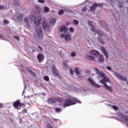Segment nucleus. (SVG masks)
Masks as SVG:
<instances>
[{
	"label": "nucleus",
	"mask_w": 128,
	"mask_h": 128,
	"mask_svg": "<svg viewBox=\"0 0 128 128\" xmlns=\"http://www.w3.org/2000/svg\"><path fill=\"white\" fill-rule=\"evenodd\" d=\"M0 40H5L4 37L2 36V35H0Z\"/></svg>",
	"instance_id": "nucleus-42"
},
{
	"label": "nucleus",
	"mask_w": 128,
	"mask_h": 128,
	"mask_svg": "<svg viewBox=\"0 0 128 128\" xmlns=\"http://www.w3.org/2000/svg\"><path fill=\"white\" fill-rule=\"evenodd\" d=\"M102 4H98V3H94L92 5V6L90 8V12H94L97 6H101Z\"/></svg>",
	"instance_id": "nucleus-11"
},
{
	"label": "nucleus",
	"mask_w": 128,
	"mask_h": 128,
	"mask_svg": "<svg viewBox=\"0 0 128 128\" xmlns=\"http://www.w3.org/2000/svg\"><path fill=\"white\" fill-rule=\"evenodd\" d=\"M2 104H0V108H2Z\"/></svg>",
	"instance_id": "nucleus-49"
},
{
	"label": "nucleus",
	"mask_w": 128,
	"mask_h": 128,
	"mask_svg": "<svg viewBox=\"0 0 128 128\" xmlns=\"http://www.w3.org/2000/svg\"><path fill=\"white\" fill-rule=\"evenodd\" d=\"M46 128H52V125H50V124H48L46 126Z\"/></svg>",
	"instance_id": "nucleus-32"
},
{
	"label": "nucleus",
	"mask_w": 128,
	"mask_h": 128,
	"mask_svg": "<svg viewBox=\"0 0 128 128\" xmlns=\"http://www.w3.org/2000/svg\"><path fill=\"white\" fill-rule=\"evenodd\" d=\"M4 24H8L9 22H8V20H4Z\"/></svg>",
	"instance_id": "nucleus-38"
},
{
	"label": "nucleus",
	"mask_w": 128,
	"mask_h": 128,
	"mask_svg": "<svg viewBox=\"0 0 128 128\" xmlns=\"http://www.w3.org/2000/svg\"><path fill=\"white\" fill-rule=\"evenodd\" d=\"M38 2L40 4H44V0H38Z\"/></svg>",
	"instance_id": "nucleus-34"
},
{
	"label": "nucleus",
	"mask_w": 128,
	"mask_h": 128,
	"mask_svg": "<svg viewBox=\"0 0 128 128\" xmlns=\"http://www.w3.org/2000/svg\"><path fill=\"white\" fill-rule=\"evenodd\" d=\"M24 18V15L22 14H19V17L18 18V20H22Z\"/></svg>",
	"instance_id": "nucleus-29"
},
{
	"label": "nucleus",
	"mask_w": 128,
	"mask_h": 128,
	"mask_svg": "<svg viewBox=\"0 0 128 128\" xmlns=\"http://www.w3.org/2000/svg\"><path fill=\"white\" fill-rule=\"evenodd\" d=\"M52 12H54V11H52Z\"/></svg>",
	"instance_id": "nucleus-55"
},
{
	"label": "nucleus",
	"mask_w": 128,
	"mask_h": 128,
	"mask_svg": "<svg viewBox=\"0 0 128 128\" xmlns=\"http://www.w3.org/2000/svg\"><path fill=\"white\" fill-rule=\"evenodd\" d=\"M56 18H52L50 20V22L52 24H56Z\"/></svg>",
	"instance_id": "nucleus-18"
},
{
	"label": "nucleus",
	"mask_w": 128,
	"mask_h": 128,
	"mask_svg": "<svg viewBox=\"0 0 128 128\" xmlns=\"http://www.w3.org/2000/svg\"><path fill=\"white\" fill-rule=\"evenodd\" d=\"M38 48L39 50H40V52H42V47H40V46H38Z\"/></svg>",
	"instance_id": "nucleus-43"
},
{
	"label": "nucleus",
	"mask_w": 128,
	"mask_h": 128,
	"mask_svg": "<svg viewBox=\"0 0 128 128\" xmlns=\"http://www.w3.org/2000/svg\"><path fill=\"white\" fill-rule=\"evenodd\" d=\"M86 7L84 6V8H82V11L86 12Z\"/></svg>",
	"instance_id": "nucleus-41"
},
{
	"label": "nucleus",
	"mask_w": 128,
	"mask_h": 128,
	"mask_svg": "<svg viewBox=\"0 0 128 128\" xmlns=\"http://www.w3.org/2000/svg\"><path fill=\"white\" fill-rule=\"evenodd\" d=\"M112 108L114 110H118V106H112Z\"/></svg>",
	"instance_id": "nucleus-31"
},
{
	"label": "nucleus",
	"mask_w": 128,
	"mask_h": 128,
	"mask_svg": "<svg viewBox=\"0 0 128 128\" xmlns=\"http://www.w3.org/2000/svg\"><path fill=\"white\" fill-rule=\"evenodd\" d=\"M74 89L76 90H78V88H75Z\"/></svg>",
	"instance_id": "nucleus-53"
},
{
	"label": "nucleus",
	"mask_w": 128,
	"mask_h": 128,
	"mask_svg": "<svg viewBox=\"0 0 128 128\" xmlns=\"http://www.w3.org/2000/svg\"><path fill=\"white\" fill-rule=\"evenodd\" d=\"M56 112H62V109L60 108H56Z\"/></svg>",
	"instance_id": "nucleus-30"
},
{
	"label": "nucleus",
	"mask_w": 128,
	"mask_h": 128,
	"mask_svg": "<svg viewBox=\"0 0 128 128\" xmlns=\"http://www.w3.org/2000/svg\"><path fill=\"white\" fill-rule=\"evenodd\" d=\"M88 80L90 84L93 86H94V88H100V85L96 83V82H94V80L91 78H88Z\"/></svg>",
	"instance_id": "nucleus-7"
},
{
	"label": "nucleus",
	"mask_w": 128,
	"mask_h": 128,
	"mask_svg": "<svg viewBox=\"0 0 128 128\" xmlns=\"http://www.w3.org/2000/svg\"><path fill=\"white\" fill-rule=\"evenodd\" d=\"M100 50L102 52V54H104V56H106V58H108V51H106V50L104 47L102 46L100 48Z\"/></svg>",
	"instance_id": "nucleus-10"
},
{
	"label": "nucleus",
	"mask_w": 128,
	"mask_h": 128,
	"mask_svg": "<svg viewBox=\"0 0 128 128\" xmlns=\"http://www.w3.org/2000/svg\"><path fill=\"white\" fill-rule=\"evenodd\" d=\"M88 26L90 28L92 32H96V34H98V36H105L108 37L106 35L104 34V32H102V31H101L100 30H96V27H94V24H92V22L88 20Z\"/></svg>",
	"instance_id": "nucleus-5"
},
{
	"label": "nucleus",
	"mask_w": 128,
	"mask_h": 128,
	"mask_svg": "<svg viewBox=\"0 0 128 128\" xmlns=\"http://www.w3.org/2000/svg\"><path fill=\"white\" fill-rule=\"evenodd\" d=\"M98 40L99 42H101V44H104V40H102L100 37H98Z\"/></svg>",
	"instance_id": "nucleus-22"
},
{
	"label": "nucleus",
	"mask_w": 128,
	"mask_h": 128,
	"mask_svg": "<svg viewBox=\"0 0 128 128\" xmlns=\"http://www.w3.org/2000/svg\"><path fill=\"white\" fill-rule=\"evenodd\" d=\"M70 56L72 58H74L76 56V52H71Z\"/></svg>",
	"instance_id": "nucleus-28"
},
{
	"label": "nucleus",
	"mask_w": 128,
	"mask_h": 128,
	"mask_svg": "<svg viewBox=\"0 0 128 128\" xmlns=\"http://www.w3.org/2000/svg\"><path fill=\"white\" fill-rule=\"evenodd\" d=\"M14 4L16 6H20V2H18L16 0L14 1Z\"/></svg>",
	"instance_id": "nucleus-23"
},
{
	"label": "nucleus",
	"mask_w": 128,
	"mask_h": 128,
	"mask_svg": "<svg viewBox=\"0 0 128 128\" xmlns=\"http://www.w3.org/2000/svg\"><path fill=\"white\" fill-rule=\"evenodd\" d=\"M48 102L50 104H54L56 102V100L50 98L48 100Z\"/></svg>",
	"instance_id": "nucleus-20"
},
{
	"label": "nucleus",
	"mask_w": 128,
	"mask_h": 128,
	"mask_svg": "<svg viewBox=\"0 0 128 128\" xmlns=\"http://www.w3.org/2000/svg\"><path fill=\"white\" fill-rule=\"evenodd\" d=\"M26 74V72H24V70H22V74Z\"/></svg>",
	"instance_id": "nucleus-47"
},
{
	"label": "nucleus",
	"mask_w": 128,
	"mask_h": 128,
	"mask_svg": "<svg viewBox=\"0 0 128 128\" xmlns=\"http://www.w3.org/2000/svg\"><path fill=\"white\" fill-rule=\"evenodd\" d=\"M44 94V93H43V94Z\"/></svg>",
	"instance_id": "nucleus-58"
},
{
	"label": "nucleus",
	"mask_w": 128,
	"mask_h": 128,
	"mask_svg": "<svg viewBox=\"0 0 128 128\" xmlns=\"http://www.w3.org/2000/svg\"><path fill=\"white\" fill-rule=\"evenodd\" d=\"M99 26L103 28L106 32H110V28H108V26L106 24V22L104 21H100Z\"/></svg>",
	"instance_id": "nucleus-6"
},
{
	"label": "nucleus",
	"mask_w": 128,
	"mask_h": 128,
	"mask_svg": "<svg viewBox=\"0 0 128 128\" xmlns=\"http://www.w3.org/2000/svg\"><path fill=\"white\" fill-rule=\"evenodd\" d=\"M106 68L108 70H112V68L110 66H108L107 67H106Z\"/></svg>",
	"instance_id": "nucleus-36"
},
{
	"label": "nucleus",
	"mask_w": 128,
	"mask_h": 128,
	"mask_svg": "<svg viewBox=\"0 0 128 128\" xmlns=\"http://www.w3.org/2000/svg\"><path fill=\"white\" fill-rule=\"evenodd\" d=\"M68 24H70V22H68L66 24V26H68Z\"/></svg>",
	"instance_id": "nucleus-50"
},
{
	"label": "nucleus",
	"mask_w": 128,
	"mask_h": 128,
	"mask_svg": "<svg viewBox=\"0 0 128 128\" xmlns=\"http://www.w3.org/2000/svg\"><path fill=\"white\" fill-rule=\"evenodd\" d=\"M4 6H0V10H4Z\"/></svg>",
	"instance_id": "nucleus-45"
},
{
	"label": "nucleus",
	"mask_w": 128,
	"mask_h": 128,
	"mask_svg": "<svg viewBox=\"0 0 128 128\" xmlns=\"http://www.w3.org/2000/svg\"><path fill=\"white\" fill-rule=\"evenodd\" d=\"M24 90L23 91V93H22V94H24Z\"/></svg>",
	"instance_id": "nucleus-54"
},
{
	"label": "nucleus",
	"mask_w": 128,
	"mask_h": 128,
	"mask_svg": "<svg viewBox=\"0 0 128 128\" xmlns=\"http://www.w3.org/2000/svg\"><path fill=\"white\" fill-rule=\"evenodd\" d=\"M69 31L70 32H74V28H69Z\"/></svg>",
	"instance_id": "nucleus-35"
},
{
	"label": "nucleus",
	"mask_w": 128,
	"mask_h": 128,
	"mask_svg": "<svg viewBox=\"0 0 128 128\" xmlns=\"http://www.w3.org/2000/svg\"><path fill=\"white\" fill-rule=\"evenodd\" d=\"M89 54L92 55L87 54L86 56V60H91L96 62V58H98V57L100 55V52L94 50H91L89 52Z\"/></svg>",
	"instance_id": "nucleus-4"
},
{
	"label": "nucleus",
	"mask_w": 128,
	"mask_h": 128,
	"mask_svg": "<svg viewBox=\"0 0 128 128\" xmlns=\"http://www.w3.org/2000/svg\"><path fill=\"white\" fill-rule=\"evenodd\" d=\"M74 72H76V76H78L80 74V69L76 68L74 70Z\"/></svg>",
	"instance_id": "nucleus-19"
},
{
	"label": "nucleus",
	"mask_w": 128,
	"mask_h": 128,
	"mask_svg": "<svg viewBox=\"0 0 128 128\" xmlns=\"http://www.w3.org/2000/svg\"><path fill=\"white\" fill-rule=\"evenodd\" d=\"M127 114H128V112H127Z\"/></svg>",
	"instance_id": "nucleus-59"
},
{
	"label": "nucleus",
	"mask_w": 128,
	"mask_h": 128,
	"mask_svg": "<svg viewBox=\"0 0 128 128\" xmlns=\"http://www.w3.org/2000/svg\"><path fill=\"white\" fill-rule=\"evenodd\" d=\"M24 22H26V24H28V18H24Z\"/></svg>",
	"instance_id": "nucleus-33"
},
{
	"label": "nucleus",
	"mask_w": 128,
	"mask_h": 128,
	"mask_svg": "<svg viewBox=\"0 0 128 128\" xmlns=\"http://www.w3.org/2000/svg\"><path fill=\"white\" fill-rule=\"evenodd\" d=\"M67 98L68 99H64V98H58L57 100L60 102V104H63L64 108L73 106V104H76L77 102H78V104H82V102L76 100L74 97L70 95H67Z\"/></svg>",
	"instance_id": "nucleus-2"
},
{
	"label": "nucleus",
	"mask_w": 128,
	"mask_h": 128,
	"mask_svg": "<svg viewBox=\"0 0 128 128\" xmlns=\"http://www.w3.org/2000/svg\"><path fill=\"white\" fill-rule=\"evenodd\" d=\"M37 58L39 62H42V60H44V55L42 54H39L37 56Z\"/></svg>",
	"instance_id": "nucleus-16"
},
{
	"label": "nucleus",
	"mask_w": 128,
	"mask_h": 128,
	"mask_svg": "<svg viewBox=\"0 0 128 128\" xmlns=\"http://www.w3.org/2000/svg\"><path fill=\"white\" fill-rule=\"evenodd\" d=\"M14 38H15V40H20V37H18V36H14Z\"/></svg>",
	"instance_id": "nucleus-37"
},
{
	"label": "nucleus",
	"mask_w": 128,
	"mask_h": 128,
	"mask_svg": "<svg viewBox=\"0 0 128 128\" xmlns=\"http://www.w3.org/2000/svg\"><path fill=\"white\" fill-rule=\"evenodd\" d=\"M127 84H128V81L127 82Z\"/></svg>",
	"instance_id": "nucleus-56"
},
{
	"label": "nucleus",
	"mask_w": 128,
	"mask_h": 128,
	"mask_svg": "<svg viewBox=\"0 0 128 128\" xmlns=\"http://www.w3.org/2000/svg\"><path fill=\"white\" fill-rule=\"evenodd\" d=\"M119 4H120L119 8H122V6H124V4L122 3H119Z\"/></svg>",
	"instance_id": "nucleus-44"
},
{
	"label": "nucleus",
	"mask_w": 128,
	"mask_h": 128,
	"mask_svg": "<svg viewBox=\"0 0 128 128\" xmlns=\"http://www.w3.org/2000/svg\"><path fill=\"white\" fill-rule=\"evenodd\" d=\"M30 74H32V76H36V74H34V72H32V71L31 72H30Z\"/></svg>",
	"instance_id": "nucleus-40"
},
{
	"label": "nucleus",
	"mask_w": 128,
	"mask_h": 128,
	"mask_svg": "<svg viewBox=\"0 0 128 128\" xmlns=\"http://www.w3.org/2000/svg\"><path fill=\"white\" fill-rule=\"evenodd\" d=\"M50 26L46 24V22L44 21L42 22V27L44 30H46L48 28H49Z\"/></svg>",
	"instance_id": "nucleus-17"
},
{
	"label": "nucleus",
	"mask_w": 128,
	"mask_h": 128,
	"mask_svg": "<svg viewBox=\"0 0 128 128\" xmlns=\"http://www.w3.org/2000/svg\"><path fill=\"white\" fill-rule=\"evenodd\" d=\"M60 36L64 38L66 42H68V40H70V36L68 34V33L61 34Z\"/></svg>",
	"instance_id": "nucleus-9"
},
{
	"label": "nucleus",
	"mask_w": 128,
	"mask_h": 128,
	"mask_svg": "<svg viewBox=\"0 0 128 128\" xmlns=\"http://www.w3.org/2000/svg\"><path fill=\"white\" fill-rule=\"evenodd\" d=\"M73 24L75 26H78V20H73Z\"/></svg>",
	"instance_id": "nucleus-24"
},
{
	"label": "nucleus",
	"mask_w": 128,
	"mask_h": 128,
	"mask_svg": "<svg viewBox=\"0 0 128 128\" xmlns=\"http://www.w3.org/2000/svg\"><path fill=\"white\" fill-rule=\"evenodd\" d=\"M52 69L54 76H58V72L56 68V66L54 65L52 66Z\"/></svg>",
	"instance_id": "nucleus-15"
},
{
	"label": "nucleus",
	"mask_w": 128,
	"mask_h": 128,
	"mask_svg": "<svg viewBox=\"0 0 128 128\" xmlns=\"http://www.w3.org/2000/svg\"><path fill=\"white\" fill-rule=\"evenodd\" d=\"M50 12V9L48 7L44 8V12Z\"/></svg>",
	"instance_id": "nucleus-26"
},
{
	"label": "nucleus",
	"mask_w": 128,
	"mask_h": 128,
	"mask_svg": "<svg viewBox=\"0 0 128 128\" xmlns=\"http://www.w3.org/2000/svg\"><path fill=\"white\" fill-rule=\"evenodd\" d=\"M108 2V0H110V2H112V0H106Z\"/></svg>",
	"instance_id": "nucleus-51"
},
{
	"label": "nucleus",
	"mask_w": 128,
	"mask_h": 128,
	"mask_svg": "<svg viewBox=\"0 0 128 128\" xmlns=\"http://www.w3.org/2000/svg\"><path fill=\"white\" fill-rule=\"evenodd\" d=\"M70 74L72 76L74 74V70H72V69H70Z\"/></svg>",
	"instance_id": "nucleus-39"
},
{
	"label": "nucleus",
	"mask_w": 128,
	"mask_h": 128,
	"mask_svg": "<svg viewBox=\"0 0 128 128\" xmlns=\"http://www.w3.org/2000/svg\"><path fill=\"white\" fill-rule=\"evenodd\" d=\"M27 71L28 72H29V74H30V72H31L32 70H30V69H26Z\"/></svg>",
	"instance_id": "nucleus-46"
},
{
	"label": "nucleus",
	"mask_w": 128,
	"mask_h": 128,
	"mask_svg": "<svg viewBox=\"0 0 128 128\" xmlns=\"http://www.w3.org/2000/svg\"><path fill=\"white\" fill-rule=\"evenodd\" d=\"M41 22H42V18H38V20H34V24L36 25V34H38V37L40 40H42V38H44V37L42 36V28H40V24Z\"/></svg>",
	"instance_id": "nucleus-3"
},
{
	"label": "nucleus",
	"mask_w": 128,
	"mask_h": 128,
	"mask_svg": "<svg viewBox=\"0 0 128 128\" xmlns=\"http://www.w3.org/2000/svg\"><path fill=\"white\" fill-rule=\"evenodd\" d=\"M96 60L98 61V62L102 64V62H104V56L103 55L99 54L97 58L96 59Z\"/></svg>",
	"instance_id": "nucleus-12"
},
{
	"label": "nucleus",
	"mask_w": 128,
	"mask_h": 128,
	"mask_svg": "<svg viewBox=\"0 0 128 128\" xmlns=\"http://www.w3.org/2000/svg\"><path fill=\"white\" fill-rule=\"evenodd\" d=\"M60 52H62V50H61V51H60Z\"/></svg>",
	"instance_id": "nucleus-57"
},
{
	"label": "nucleus",
	"mask_w": 128,
	"mask_h": 128,
	"mask_svg": "<svg viewBox=\"0 0 128 128\" xmlns=\"http://www.w3.org/2000/svg\"><path fill=\"white\" fill-rule=\"evenodd\" d=\"M25 26H30V24H26Z\"/></svg>",
	"instance_id": "nucleus-48"
},
{
	"label": "nucleus",
	"mask_w": 128,
	"mask_h": 128,
	"mask_svg": "<svg viewBox=\"0 0 128 128\" xmlns=\"http://www.w3.org/2000/svg\"><path fill=\"white\" fill-rule=\"evenodd\" d=\"M44 80H46V82H48V80H50V78L48 76H44Z\"/></svg>",
	"instance_id": "nucleus-27"
},
{
	"label": "nucleus",
	"mask_w": 128,
	"mask_h": 128,
	"mask_svg": "<svg viewBox=\"0 0 128 128\" xmlns=\"http://www.w3.org/2000/svg\"><path fill=\"white\" fill-rule=\"evenodd\" d=\"M63 64H64V68H66L68 67V62L64 61Z\"/></svg>",
	"instance_id": "nucleus-21"
},
{
	"label": "nucleus",
	"mask_w": 128,
	"mask_h": 128,
	"mask_svg": "<svg viewBox=\"0 0 128 128\" xmlns=\"http://www.w3.org/2000/svg\"><path fill=\"white\" fill-rule=\"evenodd\" d=\"M59 32H64V34H68V28L66 27L65 26H61Z\"/></svg>",
	"instance_id": "nucleus-13"
},
{
	"label": "nucleus",
	"mask_w": 128,
	"mask_h": 128,
	"mask_svg": "<svg viewBox=\"0 0 128 128\" xmlns=\"http://www.w3.org/2000/svg\"><path fill=\"white\" fill-rule=\"evenodd\" d=\"M94 72H96L98 76V78L100 80V78H101V80H100V84H104V88L106 90H108L110 92H112L113 89L112 87V86H108L106 82H110V79H108V78L106 77V74L104 72H100L98 68H95L94 69Z\"/></svg>",
	"instance_id": "nucleus-1"
},
{
	"label": "nucleus",
	"mask_w": 128,
	"mask_h": 128,
	"mask_svg": "<svg viewBox=\"0 0 128 128\" xmlns=\"http://www.w3.org/2000/svg\"><path fill=\"white\" fill-rule=\"evenodd\" d=\"M13 106L15 108H17V110H20L22 108V104H20V102L18 101H16L14 102V103L13 104Z\"/></svg>",
	"instance_id": "nucleus-14"
},
{
	"label": "nucleus",
	"mask_w": 128,
	"mask_h": 128,
	"mask_svg": "<svg viewBox=\"0 0 128 128\" xmlns=\"http://www.w3.org/2000/svg\"><path fill=\"white\" fill-rule=\"evenodd\" d=\"M64 12V11L62 9H61L59 10L58 14H60V16H61V14H62Z\"/></svg>",
	"instance_id": "nucleus-25"
},
{
	"label": "nucleus",
	"mask_w": 128,
	"mask_h": 128,
	"mask_svg": "<svg viewBox=\"0 0 128 128\" xmlns=\"http://www.w3.org/2000/svg\"><path fill=\"white\" fill-rule=\"evenodd\" d=\"M114 76L119 78V80H123V82H126V78H124L122 76H120L118 73L116 72H114Z\"/></svg>",
	"instance_id": "nucleus-8"
},
{
	"label": "nucleus",
	"mask_w": 128,
	"mask_h": 128,
	"mask_svg": "<svg viewBox=\"0 0 128 128\" xmlns=\"http://www.w3.org/2000/svg\"><path fill=\"white\" fill-rule=\"evenodd\" d=\"M26 88V84H25V86H24V88Z\"/></svg>",
	"instance_id": "nucleus-52"
}]
</instances>
